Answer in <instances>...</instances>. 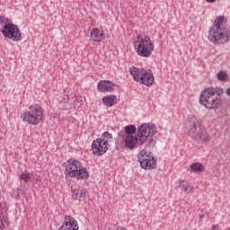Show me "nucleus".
Wrapping results in <instances>:
<instances>
[{
    "label": "nucleus",
    "mask_w": 230,
    "mask_h": 230,
    "mask_svg": "<svg viewBox=\"0 0 230 230\" xmlns=\"http://www.w3.org/2000/svg\"><path fill=\"white\" fill-rule=\"evenodd\" d=\"M156 143L157 140L151 138L149 139L147 145L146 146V148H148V150H153L155 147Z\"/></svg>",
    "instance_id": "nucleus-26"
},
{
    "label": "nucleus",
    "mask_w": 230,
    "mask_h": 230,
    "mask_svg": "<svg viewBox=\"0 0 230 230\" xmlns=\"http://www.w3.org/2000/svg\"><path fill=\"white\" fill-rule=\"evenodd\" d=\"M224 15L218 16L208 31V40L213 44H226L230 40V30L224 27Z\"/></svg>",
    "instance_id": "nucleus-2"
},
{
    "label": "nucleus",
    "mask_w": 230,
    "mask_h": 230,
    "mask_svg": "<svg viewBox=\"0 0 230 230\" xmlns=\"http://www.w3.org/2000/svg\"><path fill=\"white\" fill-rule=\"evenodd\" d=\"M120 134H123V131H120Z\"/></svg>",
    "instance_id": "nucleus-32"
},
{
    "label": "nucleus",
    "mask_w": 230,
    "mask_h": 230,
    "mask_svg": "<svg viewBox=\"0 0 230 230\" xmlns=\"http://www.w3.org/2000/svg\"><path fill=\"white\" fill-rule=\"evenodd\" d=\"M72 101L76 102V97H75V96H73V97H72Z\"/></svg>",
    "instance_id": "nucleus-29"
},
{
    "label": "nucleus",
    "mask_w": 230,
    "mask_h": 230,
    "mask_svg": "<svg viewBox=\"0 0 230 230\" xmlns=\"http://www.w3.org/2000/svg\"><path fill=\"white\" fill-rule=\"evenodd\" d=\"M222 94H224V90L220 87L207 88L199 95V103L206 109H217L220 105Z\"/></svg>",
    "instance_id": "nucleus-3"
},
{
    "label": "nucleus",
    "mask_w": 230,
    "mask_h": 230,
    "mask_svg": "<svg viewBox=\"0 0 230 230\" xmlns=\"http://www.w3.org/2000/svg\"><path fill=\"white\" fill-rule=\"evenodd\" d=\"M24 195V189H22V186L17 187L15 190H13L12 197L13 199H21Z\"/></svg>",
    "instance_id": "nucleus-22"
},
{
    "label": "nucleus",
    "mask_w": 230,
    "mask_h": 230,
    "mask_svg": "<svg viewBox=\"0 0 230 230\" xmlns=\"http://www.w3.org/2000/svg\"><path fill=\"white\" fill-rule=\"evenodd\" d=\"M99 139H101L102 143H105V145L109 147L111 146L109 143L112 141V134L108 131H104Z\"/></svg>",
    "instance_id": "nucleus-19"
},
{
    "label": "nucleus",
    "mask_w": 230,
    "mask_h": 230,
    "mask_svg": "<svg viewBox=\"0 0 230 230\" xmlns=\"http://www.w3.org/2000/svg\"><path fill=\"white\" fill-rule=\"evenodd\" d=\"M185 134L196 139L197 141H203V143H209L211 138L208 135V131L202 126V122L193 115H190L185 122Z\"/></svg>",
    "instance_id": "nucleus-1"
},
{
    "label": "nucleus",
    "mask_w": 230,
    "mask_h": 230,
    "mask_svg": "<svg viewBox=\"0 0 230 230\" xmlns=\"http://www.w3.org/2000/svg\"><path fill=\"white\" fill-rule=\"evenodd\" d=\"M90 35L93 42H102L105 39V32L100 28L92 29Z\"/></svg>",
    "instance_id": "nucleus-14"
},
{
    "label": "nucleus",
    "mask_w": 230,
    "mask_h": 230,
    "mask_svg": "<svg viewBox=\"0 0 230 230\" xmlns=\"http://www.w3.org/2000/svg\"><path fill=\"white\" fill-rule=\"evenodd\" d=\"M135 48L138 57H143V58H150L154 52V43L152 42V40L150 37L143 34H138L137 36Z\"/></svg>",
    "instance_id": "nucleus-6"
},
{
    "label": "nucleus",
    "mask_w": 230,
    "mask_h": 230,
    "mask_svg": "<svg viewBox=\"0 0 230 230\" xmlns=\"http://www.w3.org/2000/svg\"><path fill=\"white\" fill-rule=\"evenodd\" d=\"M58 102L59 107H61V109L71 108V103H69V96H67V95L58 97Z\"/></svg>",
    "instance_id": "nucleus-18"
},
{
    "label": "nucleus",
    "mask_w": 230,
    "mask_h": 230,
    "mask_svg": "<svg viewBox=\"0 0 230 230\" xmlns=\"http://www.w3.org/2000/svg\"><path fill=\"white\" fill-rule=\"evenodd\" d=\"M0 26L2 28V35L9 40H13V42H19L22 40V36L21 34V29L9 18H6L4 15L0 16Z\"/></svg>",
    "instance_id": "nucleus-4"
},
{
    "label": "nucleus",
    "mask_w": 230,
    "mask_h": 230,
    "mask_svg": "<svg viewBox=\"0 0 230 230\" xmlns=\"http://www.w3.org/2000/svg\"><path fill=\"white\" fill-rule=\"evenodd\" d=\"M76 105H77L76 102H75V103H74V106H76Z\"/></svg>",
    "instance_id": "nucleus-30"
},
{
    "label": "nucleus",
    "mask_w": 230,
    "mask_h": 230,
    "mask_svg": "<svg viewBox=\"0 0 230 230\" xmlns=\"http://www.w3.org/2000/svg\"><path fill=\"white\" fill-rule=\"evenodd\" d=\"M124 132L127 136H134L136 134V126L134 125H128L124 128Z\"/></svg>",
    "instance_id": "nucleus-24"
},
{
    "label": "nucleus",
    "mask_w": 230,
    "mask_h": 230,
    "mask_svg": "<svg viewBox=\"0 0 230 230\" xmlns=\"http://www.w3.org/2000/svg\"><path fill=\"white\" fill-rule=\"evenodd\" d=\"M124 145L126 148H128V150H135V148H139V146H143L145 145L143 143V140L137 136V133H136V136L134 135H127L124 137Z\"/></svg>",
    "instance_id": "nucleus-11"
},
{
    "label": "nucleus",
    "mask_w": 230,
    "mask_h": 230,
    "mask_svg": "<svg viewBox=\"0 0 230 230\" xmlns=\"http://www.w3.org/2000/svg\"><path fill=\"white\" fill-rule=\"evenodd\" d=\"M107 150H109V147L102 141V139L97 138L93 141L92 151L94 155L100 157L104 154H107Z\"/></svg>",
    "instance_id": "nucleus-12"
},
{
    "label": "nucleus",
    "mask_w": 230,
    "mask_h": 230,
    "mask_svg": "<svg viewBox=\"0 0 230 230\" xmlns=\"http://www.w3.org/2000/svg\"><path fill=\"white\" fill-rule=\"evenodd\" d=\"M217 0H206L207 3H216Z\"/></svg>",
    "instance_id": "nucleus-28"
},
{
    "label": "nucleus",
    "mask_w": 230,
    "mask_h": 230,
    "mask_svg": "<svg viewBox=\"0 0 230 230\" xmlns=\"http://www.w3.org/2000/svg\"><path fill=\"white\" fill-rule=\"evenodd\" d=\"M137 137L142 140L143 144L148 141V137H152L157 134V128L154 123H144L137 129Z\"/></svg>",
    "instance_id": "nucleus-9"
},
{
    "label": "nucleus",
    "mask_w": 230,
    "mask_h": 230,
    "mask_svg": "<svg viewBox=\"0 0 230 230\" xmlns=\"http://www.w3.org/2000/svg\"><path fill=\"white\" fill-rule=\"evenodd\" d=\"M97 89L100 93H111L114 91V83L109 80H102L99 82Z\"/></svg>",
    "instance_id": "nucleus-13"
},
{
    "label": "nucleus",
    "mask_w": 230,
    "mask_h": 230,
    "mask_svg": "<svg viewBox=\"0 0 230 230\" xmlns=\"http://www.w3.org/2000/svg\"><path fill=\"white\" fill-rule=\"evenodd\" d=\"M4 203H0V230L4 229V227L8 226V219L6 218V217H4V213H6V208H4Z\"/></svg>",
    "instance_id": "nucleus-15"
},
{
    "label": "nucleus",
    "mask_w": 230,
    "mask_h": 230,
    "mask_svg": "<svg viewBox=\"0 0 230 230\" xmlns=\"http://www.w3.org/2000/svg\"><path fill=\"white\" fill-rule=\"evenodd\" d=\"M138 163L144 170H154V168H156L157 166L155 158L146 153V149L140 151V154L138 155Z\"/></svg>",
    "instance_id": "nucleus-10"
},
{
    "label": "nucleus",
    "mask_w": 230,
    "mask_h": 230,
    "mask_svg": "<svg viewBox=\"0 0 230 230\" xmlns=\"http://www.w3.org/2000/svg\"><path fill=\"white\" fill-rule=\"evenodd\" d=\"M21 118L29 125H39L44 119V109L40 107V104H31L29 111L23 112Z\"/></svg>",
    "instance_id": "nucleus-7"
},
{
    "label": "nucleus",
    "mask_w": 230,
    "mask_h": 230,
    "mask_svg": "<svg viewBox=\"0 0 230 230\" xmlns=\"http://www.w3.org/2000/svg\"><path fill=\"white\" fill-rule=\"evenodd\" d=\"M217 78L219 82H226V80H227V73L220 71L217 74Z\"/></svg>",
    "instance_id": "nucleus-25"
},
{
    "label": "nucleus",
    "mask_w": 230,
    "mask_h": 230,
    "mask_svg": "<svg viewBox=\"0 0 230 230\" xmlns=\"http://www.w3.org/2000/svg\"><path fill=\"white\" fill-rule=\"evenodd\" d=\"M66 173L68 177L84 181L89 179V172L78 160L69 159L65 163Z\"/></svg>",
    "instance_id": "nucleus-5"
},
{
    "label": "nucleus",
    "mask_w": 230,
    "mask_h": 230,
    "mask_svg": "<svg viewBox=\"0 0 230 230\" xmlns=\"http://www.w3.org/2000/svg\"><path fill=\"white\" fill-rule=\"evenodd\" d=\"M190 170L195 172H204V165L201 163L197 162L190 164Z\"/></svg>",
    "instance_id": "nucleus-23"
},
{
    "label": "nucleus",
    "mask_w": 230,
    "mask_h": 230,
    "mask_svg": "<svg viewBox=\"0 0 230 230\" xmlns=\"http://www.w3.org/2000/svg\"><path fill=\"white\" fill-rule=\"evenodd\" d=\"M116 102H118L116 95H107L102 98V103H104L106 107H113V105H116Z\"/></svg>",
    "instance_id": "nucleus-17"
},
{
    "label": "nucleus",
    "mask_w": 230,
    "mask_h": 230,
    "mask_svg": "<svg viewBox=\"0 0 230 230\" xmlns=\"http://www.w3.org/2000/svg\"><path fill=\"white\" fill-rule=\"evenodd\" d=\"M19 178L23 181V182H30L31 179H33V174H31L28 171H23L22 173L19 175Z\"/></svg>",
    "instance_id": "nucleus-21"
},
{
    "label": "nucleus",
    "mask_w": 230,
    "mask_h": 230,
    "mask_svg": "<svg viewBox=\"0 0 230 230\" xmlns=\"http://www.w3.org/2000/svg\"><path fill=\"white\" fill-rule=\"evenodd\" d=\"M212 230H218V225H213Z\"/></svg>",
    "instance_id": "nucleus-27"
},
{
    "label": "nucleus",
    "mask_w": 230,
    "mask_h": 230,
    "mask_svg": "<svg viewBox=\"0 0 230 230\" xmlns=\"http://www.w3.org/2000/svg\"><path fill=\"white\" fill-rule=\"evenodd\" d=\"M179 188H181L185 193H193V187L186 181H180Z\"/></svg>",
    "instance_id": "nucleus-20"
},
{
    "label": "nucleus",
    "mask_w": 230,
    "mask_h": 230,
    "mask_svg": "<svg viewBox=\"0 0 230 230\" xmlns=\"http://www.w3.org/2000/svg\"><path fill=\"white\" fill-rule=\"evenodd\" d=\"M129 73L132 75L134 80L138 82V84H143L147 87L154 84V74H152L150 71H146L144 68H138L137 66H131L129 68Z\"/></svg>",
    "instance_id": "nucleus-8"
},
{
    "label": "nucleus",
    "mask_w": 230,
    "mask_h": 230,
    "mask_svg": "<svg viewBox=\"0 0 230 230\" xmlns=\"http://www.w3.org/2000/svg\"><path fill=\"white\" fill-rule=\"evenodd\" d=\"M120 134H123V131H120Z\"/></svg>",
    "instance_id": "nucleus-31"
},
{
    "label": "nucleus",
    "mask_w": 230,
    "mask_h": 230,
    "mask_svg": "<svg viewBox=\"0 0 230 230\" xmlns=\"http://www.w3.org/2000/svg\"><path fill=\"white\" fill-rule=\"evenodd\" d=\"M72 198L74 200H78L82 202L85 200V192L82 189H75L72 190Z\"/></svg>",
    "instance_id": "nucleus-16"
}]
</instances>
